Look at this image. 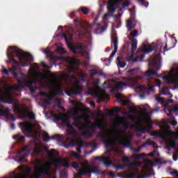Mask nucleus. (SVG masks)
<instances>
[{
	"label": "nucleus",
	"mask_w": 178,
	"mask_h": 178,
	"mask_svg": "<svg viewBox=\"0 0 178 178\" xmlns=\"http://www.w3.org/2000/svg\"><path fill=\"white\" fill-rule=\"evenodd\" d=\"M67 45L69 49H70V51H72V52H73L74 55L77 54V49L79 51H84V49L83 48V44H81V42H78L76 44H70V42H67Z\"/></svg>",
	"instance_id": "nucleus-7"
},
{
	"label": "nucleus",
	"mask_w": 178,
	"mask_h": 178,
	"mask_svg": "<svg viewBox=\"0 0 178 178\" xmlns=\"http://www.w3.org/2000/svg\"><path fill=\"white\" fill-rule=\"evenodd\" d=\"M72 119L74 120V122L72 123L73 126H75V127H77V129H84L86 127V124H83L81 122H80V117L79 115L77 116H73Z\"/></svg>",
	"instance_id": "nucleus-12"
},
{
	"label": "nucleus",
	"mask_w": 178,
	"mask_h": 178,
	"mask_svg": "<svg viewBox=\"0 0 178 178\" xmlns=\"http://www.w3.org/2000/svg\"><path fill=\"white\" fill-rule=\"evenodd\" d=\"M172 112H178V105H175L170 108Z\"/></svg>",
	"instance_id": "nucleus-51"
},
{
	"label": "nucleus",
	"mask_w": 178,
	"mask_h": 178,
	"mask_svg": "<svg viewBox=\"0 0 178 178\" xmlns=\"http://www.w3.org/2000/svg\"><path fill=\"white\" fill-rule=\"evenodd\" d=\"M129 20H136V13H131V18Z\"/></svg>",
	"instance_id": "nucleus-56"
},
{
	"label": "nucleus",
	"mask_w": 178,
	"mask_h": 178,
	"mask_svg": "<svg viewBox=\"0 0 178 178\" xmlns=\"http://www.w3.org/2000/svg\"><path fill=\"white\" fill-rule=\"evenodd\" d=\"M118 37L112 38L111 42V47H114V51L111 53L110 55V57L108 58V60L111 62L112 60V58L116 55V52H118Z\"/></svg>",
	"instance_id": "nucleus-10"
},
{
	"label": "nucleus",
	"mask_w": 178,
	"mask_h": 178,
	"mask_svg": "<svg viewBox=\"0 0 178 178\" xmlns=\"http://www.w3.org/2000/svg\"><path fill=\"white\" fill-rule=\"evenodd\" d=\"M143 156H145V153H142L140 154H134L132 158H134V159H143Z\"/></svg>",
	"instance_id": "nucleus-32"
},
{
	"label": "nucleus",
	"mask_w": 178,
	"mask_h": 178,
	"mask_svg": "<svg viewBox=\"0 0 178 178\" xmlns=\"http://www.w3.org/2000/svg\"><path fill=\"white\" fill-rule=\"evenodd\" d=\"M120 112H122V110L119 107H114L113 111H110V115L111 116H113V113H120Z\"/></svg>",
	"instance_id": "nucleus-29"
},
{
	"label": "nucleus",
	"mask_w": 178,
	"mask_h": 178,
	"mask_svg": "<svg viewBox=\"0 0 178 178\" xmlns=\"http://www.w3.org/2000/svg\"><path fill=\"white\" fill-rule=\"evenodd\" d=\"M44 104H47V105H51L52 104V97H48L47 99H45L44 100Z\"/></svg>",
	"instance_id": "nucleus-37"
},
{
	"label": "nucleus",
	"mask_w": 178,
	"mask_h": 178,
	"mask_svg": "<svg viewBox=\"0 0 178 178\" xmlns=\"http://www.w3.org/2000/svg\"><path fill=\"white\" fill-rule=\"evenodd\" d=\"M8 113H9V108L3 109V106L0 105V115L5 116V115H8Z\"/></svg>",
	"instance_id": "nucleus-21"
},
{
	"label": "nucleus",
	"mask_w": 178,
	"mask_h": 178,
	"mask_svg": "<svg viewBox=\"0 0 178 178\" xmlns=\"http://www.w3.org/2000/svg\"><path fill=\"white\" fill-rule=\"evenodd\" d=\"M1 72L3 74H6V76H9V71H8V69H6V67H3Z\"/></svg>",
	"instance_id": "nucleus-42"
},
{
	"label": "nucleus",
	"mask_w": 178,
	"mask_h": 178,
	"mask_svg": "<svg viewBox=\"0 0 178 178\" xmlns=\"http://www.w3.org/2000/svg\"><path fill=\"white\" fill-rule=\"evenodd\" d=\"M165 129H166V131H165V134L166 136H170V134H172V131H170V126L169 125H165Z\"/></svg>",
	"instance_id": "nucleus-31"
},
{
	"label": "nucleus",
	"mask_w": 178,
	"mask_h": 178,
	"mask_svg": "<svg viewBox=\"0 0 178 178\" xmlns=\"http://www.w3.org/2000/svg\"><path fill=\"white\" fill-rule=\"evenodd\" d=\"M14 112H15V113H23V110L22 109V108H20V106H19V104H15L14 106Z\"/></svg>",
	"instance_id": "nucleus-24"
},
{
	"label": "nucleus",
	"mask_w": 178,
	"mask_h": 178,
	"mask_svg": "<svg viewBox=\"0 0 178 178\" xmlns=\"http://www.w3.org/2000/svg\"><path fill=\"white\" fill-rule=\"evenodd\" d=\"M92 127H98V129H102L97 132L96 137L97 138H100V141H102L103 144H105L106 147L113 145V141L106 138V137H108V134L106 133V131H105V127L103 125L99 123H95L93 124Z\"/></svg>",
	"instance_id": "nucleus-4"
},
{
	"label": "nucleus",
	"mask_w": 178,
	"mask_h": 178,
	"mask_svg": "<svg viewBox=\"0 0 178 178\" xmlns=\"http://www.w3.org/2000/svg\"><path fill=\"white\" fill-rule=\"evenodd\" d=\"M154 49H155V47L150 44L149 46V48H147V47L145 48V52L146 54H149V52H152V51H154Z\"/></svg>",
	"instance_id": "nucleus-30"
},
{
	"label": "nucleus",
	"mask_w": 178,
	"mask_h": 178,
	"mask_svg": "<svg viewBox=\"0 0 178 178\" xmlns=\"http://www.w3.org/2000/svg\"><path fill=\"white\" fill-rule=\"evenodd\" d=\"M51 140V138L49 137V134L46 132L44 134V143H49V141Z\"/></svg>",
	"instance_id": "nucleus-34"
},
{
	"label": "nucleus",
	"mask_w": 178,
	"mask_h": 178,
	"mask_svg": "<svg viewBox=\"0 0 178 178\" xmlns=\"http://www.w3.org/2000/svg\"><path fill=\"white\" fill-rule=\"evenodd\" d=\"M134 165H136V166H140L141 163L137 161L136 163H131L129 165V168H133V166H134Z\"/></svg>",
	"instance_id": "nucleus-46"
},
{
	"label": "nucleus",
	"mask_w": 178,
	"mask_h": 178,
	"mask_svg": "<svg viewBox=\"0 0 178 178\" xmlns=\"http://www.w3.org/2000/svg\"><path fill=\"white\" fill-rule=\"evenodd\" d=\"M145 91H146L147 95L149 94V92H154V91H155V85L145 88Z\"/></svg>",
	"instance_id": "nucleus-25"
},
{
	"label": "nucleus",
	"mask_w": 178,
	"mask_h": 178,
	"mask_svg": "<svg viewBox=\"0 0 178 178\" xmlns=\"http://www.w3.org/2000/svg\"><path fill=\"white\" fill-rule=\"evenodd\" d=\"M137 39L136 38H132L131 39V54H134V52H136V51L137 50Z\"/></svg>",
	"instance_id": "nucleus-19"
},
{
	"label": "nucleus",
	"mask_w": 178,
	"mask_h": 178,
	"mask_svg": "<svg viewBox=\"0 0 178 178\" xmlns=\"http://www.w3.org/2000/svg\"><path fill=\"white\" fill-rule=\"evenodd\" d=\"M63 166H65V168H70V164L69 163V162L65 161L63 164Z\"/></svg>",
	"instance_id": "nucleus-61"
},
{
	"label": "nucleus",
	"mask_w": 178,
	"mask_h": 178,
	"mask_svg": "<svg viewBox=\"0 0 178 178\" xmlns=\"http://www.w3.org/2000/svg\"><path fill=\"white\" fill-rule=\"evenodd\" d=\"M55 152V149H52L51 150L49 151V154L52 156L54 153Z\"/></svg>",
	"instance_id": "nucleus-64"
},
{
	"label": "nucleus",
	"mask_w": 178,
	"mask_h": 178,
	"mask_svg": "<svg viewBox=\"0 0 178 178\" xmlns=\"http://www.w3.org/2000/svg\"><path fill=\"white\" fill-rule=\"evenodd\" d=\"M123 0H109L108 1V12L110 13H115L116 12V8H118V4L119 2H122Z\"/></svg>",
	"instance_id": "nucleus-9"
},
{
	"label": "nucleus",
	"mask_w": 178,
	"mask_h": 178,
	"mask_svg": "<svg viewBox=\"0 0 178 178\" xmlns=\"http://www.w3.org/2000/svg\"><path fill=\"white\" fill-rule=\"evenodd\" d=\"M137 26V21L136 19H128L127 21V27L128 31H131L134 27Z\"/></svg>",
	"instance_id": "nucleus-16"
},
{
	"label": "nucleus",
	"mask_w": 178,
	"mask_h": 178,
	"mask_svg": "<svg viewBox=\"0 0 178 178\" xmlns=\"http://www.w3.org/2000/svg\"><path fill=\"white\" fill-rule=\"evenodd\" d=\"M82 88L79 86H74L72 88L65 90V93L68 95V97H72V95H80Z\"/></svg>",
	"instance_id": "nucleus-6"
},
{
	"label": "nucleus",
	"mask_w": 178,
	"mask_h": 178,
	"mask_svg": "<svg viewBox=\"0 0 178 178\" xmlns=\"http://www.w3.org/2000/svg\"><path fill=\"white\" fill-rule=\"evenodd\" d=\"M31 172V170L28 169L27 170V174L20 175L19 177H17L16 176H11L9 178H29V175H30Z\"/></svg>",
	"instance_id": "nucleus-22"
},
{
	"label": "nucleus",
	"mask_w": 178,
	"mask_h": 178,
	"mask_svg": "<svg viewBox=\"0 0 178 178\" xmlns=\"http://www.w3.org/2000/svg\"><path fill=\"white\" fill-rule=\"evenodd\" d=\"M140 2H141V4L143 6H145V8H148V2H147L145 0H139Z\"/></svg>",
	"instance_id": "nucleus-49"
},
{
	"label": "nucleus",
	"mask_w": 178,
	"mask_h": 178,
	"mask_svg": "<svg viewBox=\"0 0 178 178\" xmlns=\"http://www.w3.org/2000/svg\"><path fill=\"white\" fill-rule=\"evenodd\" d=\"M102 72H98V71H97V70H90V76L91 77H94V76H97V74H98V76H102Z\"/></svg>",
	"instance_id": "nucleus-27"
},
{
	"label": "nucleus",
	"mask_w": 178,
	"mask_h": 178,
	"mask_svg": "<svg viewBox=\"0 0 178 178\" xmlns=\"http://www.w3.org/2000/svg\"><path fill=\"white\" fill-rule=\"evenodd\" d=\"M9 49H13L10 54H7V56L11 58V60H15V58H18L19 60H22L23 59L25 62L27 60H30L31 58V54L30 53H24L23 51L20 49H17L15 47L12 46L9 47Z\"/></svg>",
	"instance_id": "nucleus-3"
},
{
	"label": "nucleus",
	"mask_w": 178,
	"mask_h": 178,
	"mask_svg": "<svg viewBox=\"0 0 178 178\" xmlns=\"http://www.w3.org/2000/svg\"><path fill=\"white\" fill-rule=\"evenodd\" d=\"M67 127L68 129L67 130L65 136L55 134L51 137L52 140H62V138H64L65 141H70V144L72 145L76 144V138H74L76 136V129H74V127H73L70 122H68Z\"/></svg>",
	"instance_id": "nucleus-2"
},
{
	"label": "nucleus",
	"mask_w": 178,
	"mask_h": 178,
	"mask_svg": "<svg viewBox=\"0 0 178 178\" xmlns=\"http://www.w3.org/2000/svg\"><path fill=\"white\" fill-rule=\"evenodd\" d=\"M161 84H162V82L159 79H157L156 81V86H157V87H161Z\"/></svg>",
	"instance_id": "nucleus-57"
},
{
	"label": "nucleus",
	"mask_w": 178,
	"mask_h": 178,
	"mask_svg": "<svg viewBox=\"0 0 178 178\" xmlns=\"http://www.w3.org/2000/svg\"><path fill=\"white\" fill-rule=\"evenodd\" d=\"M72 165L75 170H78V175L79 176H86V175H88L90 172V169L87 167L80 168L77 162H72Z\"/></svg>",
	"instance_id": "nucleus-5"
},
{
	"label": "nucleus",
	"mask_w": 178,
	"mask_h": 178,
	"mask_svg": "<svg viewBox=\"0 0 178 178\" xmlns=\"http://www.w3.org/2000/svg\"><path fill=\"white\" fill-rule=\"evenodd\" d=\"M83 148V143H79L78 147L76 148V151L78 154H81V149Z\"/></svg>",
	"instance_id": "nucleus-43"
},
{
	"label": "nucleus",
	"mask_w": 178,
	"mask_h": 178,
	"mask_svg": "<svg viewBox=\"0 0 178 178\" xmlns=\"http://www.w3.org/2000/svg\"><path fill=\"white\" fill-rule=\"evenodd\" d=\"M115 169H116V170H124V166H123V165H117L116 166H115Z\"/></svg>",
	"instance_id": "nucleus-50"
},
{
	"label": "nucleus",
	"mask_w": 178,
	"mask_h": 178,
	"mask_svg": "<svg viewBox=\"0 0 178 178\" xmlns=\"http://www.w3.org/2000/svg\"><path fill=\"white\" fill-rule=\"evenodd\" d=\"M25 138H26V137L24 136H19L18 141H24Z\"/></svg>",
	"instance_id": "nucleus-62"
},
{
	"label": "nucleus",
	"mask_w": 178,
	"mask_h": 178,
	"mask_svg": "<svg viewBox=\"0 0 178 178\" xmlns=\"http://www.w3.org/2000/svg\"><path fill=\"white\" fill-rule=\"evenodd\" d=\"M177 159H178V156L177 155H176V154H173L172 155L173 161H175L176 162V161H177Z\"/></svg>",
	"instance_id": "nucleus-63"
},
{
	"label": "nucleus",
	"mask_w": 178,
	"mask_h": 178,
	"mask_svg": "<svg viewBox=\"0 0 178 178\" xmlns=\"http://www.w3.org/2000/svg\"><path fill=\"white\" fill-rule=\"evenodd\" d=\"M130 35L132 37H137V35H138V31L137 29H134V31H131Z\"/></svg>",
	"instance_id": "nucleus-39"
},
{
	"label": "nucleus",
	"mask_w": 178,
	"mask_h": 178,
	"mask_svg": "<svg viewBox=\"0 0 178 178\" xmlns=\"http://www.w3.org/2000/svg\"><path fill=\"white\" fill-rule=\"evenodd\" d=\"M77 115H79V110L75 109L73 111V116H77Z\"/></svg>",
	"instance_id": "nucleus-60"
},
{
	"label": "nucleus",
	"mask_w": 178,
	"mask_h": 178,
	"mask_svg": "<svg viewBox=\"0 0 178 178\" xmlns=\"http://www.w3.org/2000/svg\"><path fill=\"white\" fill-rule=\"evenodd\" d=\"M67 42H70L73 41V35H72L70 33H67Z\"/></svg>",
	"instance_id": "nucleus-48"
},
{
	"label": "nucleus",
	"mask_w": 178,
	"mask_h": 178,
	"mask_svg": "<svg viewBox=\"0 0 178 178\" xmlns=\"http://www.w3.org/2000/svg\"><path fill=\"white\" fill-rule=\"evenodd\" d=\"M118 140L120 143V144H121V145H123V147H130V144H131V142L130 140H129L127 139V138H126L125 136L122 135L121 136V138H118Z\"/></svg>",
	"instance_id": "nucleus-13"
},
{
	"label": "nucleus",
	"mask_w": 178,
	"mask_h": 178,
	"mask_svg": "<svg viewBox=\"0 0 178 178\" xmlns=\"http://www.w3.org/2000/svg\"><path fill=\"white\" fill-rule=\"evenodd\" d=\"M127 60H128V62L133 60V54L127 56Z\"/></svg>",
	"instance_id": "nucleus-53"
},
{
	"label": "nucleus",
	"mask_w": 178,
	"mask_h": 178,
	"mask_svg": "<svg viewBox=\"0 0 178 178\" xmlns=\"http://www.w3.org/2000/svg\"><path fill=\"white\" fill-rule=\"evenodd\" d=\"M38 80V78H37V79L27 81L25 83L26 87H27L30 90V91L32 94H34V92H35V90H37V87H35V88L33 87V84H37Z\"/></svg>",
	"instance_id": "nucleus-11"
},
{
	"label": "nucleus",
	"mask_w": 178,
	"mask_h": 178,
	"mask_svg": "<svg viewBox=\"0 0 178 178\" xmlns=\"http://www.w3.org/2000/svg\"><path fill=\"white\" fill-rule=\"evenodd\" d=\"M171 126H177V121L173 120L170 122Z\"/></svg>",
	"instance_id": "nucleus-58"
},
{
	"label": "nucleus",
	"mask_w": 178,
	"mask_h": 178,
	"mask_svg": "<svg viewBox=\"0 0 178 178\" xmlns=\"http://www.w3.org/2000/svg\"><path fill=\"white\" fill-rule=\"evenodd\" d=\"M158 70H161V67H158L156 70H148L145 72L144 78L145 79H149L151 76H157L158 75Z\"/></svg>",
	"instance_id": "nucleus-14"
},
{
	"label": "nucleus",
	"mask_w": 178,
	"mask_h": 178,
	"mask_svg": "<svg viewBox=\"0 0 178 178\" xmlns=\"http://www.w3.org/2000/svg\"><path fill=\"white\" fill-rule=\"evenodd\" d=\"M33 166V178H42V176H49L52 163L51 161H47L44 164L41 165V159L37 158L34 161Z\"/></svg>",
	"instance_id": "nucleus-1"
},
{
	"label": "nucleus",
	"mask_w": 178,
	"mask_h": 178,
	"mask_svg": "<svg viewBox=\"0 0 178 178\" xmlns=\"http://www.w3.org/2000/svg\"><path fill=\"white\" fill-rule=\"evenodd\" d=\"M60 178H67V175H66V172L65 171V170H63L60 172Z\"/></svg>",
	"instance_id": "nucleus-41"
},
{
	"label": "nucleus",
	"mask_w": 178,
	"mask_h": 178,
	"mask_svg": "<svg viewBox=\"0 0 178 178\" xmlns=\"http://www.w3.org/2000/svg\"><path fill=\"white\" fill-rule=\"evenodd\" d=\"M71 156H74V158H76L77 159H80V154H78L76 152L72 151L70 152Z\"/></svg>",
	"instance_id": "nucleus-38"
},
{
	"label": "nucleus",
	"mask_w": 178,
	"mask_h": 178,
	"mask_svg": "<svg viewBox=\"0 0 178 178\" xmlns=\"http://www.w3.org/2000/svg\"><path fill=\"white\" fill-rule=\"evenodd\" d=\"M26 150H27V146H24L18 152L19 154H22V152H24Z\"/></svg>",
	"instance_id": "nucleus-55"
},
{
	"label": "nucleus",
	"mask_w": 178,
	"mask_h": 178,
	"mask_svg": "<svg viewBox=\"0 0 178 178\" xmlns=\"http://www.w3.org/2000/svg\"><path fill=\"white\" fill-rule=\"evenodd\" d=\"M156 99L157 102H159L161 105H163V104L165 102V97H156Z\"/></svg>",
	"instance_id": "nucleus-36"
},
{
	"label": "nucleus",
	"mask_w": 178,
	"mask_h": 178,
	"mask_svg": "<svg viewBox=\"0 0 178 178\" xmlns=\"http://www.w3.org/2000/svg\"><path fill=\"white\" fill-rule=\"evenodd\" d=\"M129 86V83L127 82H118L115 86L113 87V90H122L123 87H127Z\"/></svg>",
	"instance_id": "nucleus-17"
},
{
	"label": "nucleus",
	"mask_w": 178,
	"mask_h": 178,
	"mask_svg": "<svg viewBox=\"0 0 178 178\" xmlns=\"http://www.w3.org/2000/svg\"><path fill=\"white\" fill-rule=\"evenodd\" d=\"M79 10H81V12H82V13H83V15H87L88 13H90V9H88L87 7H81L78 11L79 12Z\"/></svg>",
	"instance_id": "nucleus-28"
},
{
	"label": "nucleus",
	"mask_w": 178,
	"mask_h": 178,
	"mask_svg": "<svg viewBox=\"0 0 178 178\" xmlns=\"http://www.w3.org/2000/svg\"><path fill=\"white\" fill-rule=\"evenodd\" d=\"M140 71V68H134L132 70H130L128 73H130L131 75L137 74L138 72Z\"/></svg>",
	"instance_id": "nucleus-33"
},
{
	"label": "nucleus",
	"mask_w": 178,
	"mask_h": 178,
	"mask_svg": "<svg viewBox=\"0 0 178 178\" xmlns=\"http://www.w3.org/2000/svg\"><path fill=\"white\" fill-rule=\"evenodd\" d=\"M171 175H172V176H175V177L178 178V171H173Z\"/></svg>",
	"instance_id": "nucleus-59"
},
{
	"label": "nucleus",
	"mask_w": 178,
	"mask_h": 178,
	"mask_svg": "<svg viewBox=\"0 0 178 178\" xmlns=\"http://www.w3.org/2000/svg\"><path fill=\"white\" fill-rule=\"evenodd\" d=\"M130 123H129V122H125L122 124V126L124 127V129H129V126Z\"/></svg>",
	"instance_id": "nucleus-54"
},
{
	"label": "nucleus",
	"mask_w": 178,
	"mask_h": 178,
	"mask_svg": "<svg viewBox=\"0 0 178 178\" xmlns=\"http://www.w3.org/2000/svg\"><path fill=\"white\" fill-rule=\"evenodd\" d=\"M42 152V150L38 147L35 148L33 149V154L34 155H35V156H38V155H40V154H41Z\"/></svg>",
	"instance_id": "nucleus-35"
},
{
	"label": "nucleus",
	"mask_w": 178,
	"mask_h": 178,
	"mask_svg": "<svg viewBox=\"0 0 178 178\" xmlns=\"http://www.w3.org/2000/svg\"><path fill=\"white\" fill-rule=\"evenodd\" d=\"M25 116H26V118H29L31 120H34L35 119V113H34L33 112H31L30 109L26 106Z\"/></svg>",
	"instance_id": "nucleus-18"
},
{
	"label": "nucleus",
	"mask_w": 178,
	"mask_h": 178,
	"mask_svg": "<svg viewBox=\"0 0 178 178\" xmlns=\"http://www.w3.org/2000/svg\"><path fill=\"white\" fill-rule=\"evenodd\" d=\"M117 60H118L117 64L119 67L123 68L124 67V66H126V62L120 61V57H118Z\"/></svg>",
	"instance_id": "nucleus-26"
},
{
	"label": "nucleus",
	"mask_w": 178,
	"mask_h": 178,
	"mask_svg": "<svg viewBox=\"0 0 178 178\" xmlns=\"http://www.w3.org/2000/svg\"><path fill=\"white\" fill-rule=\"evenodd\" d=\"M122 94L118 93L115 96V98L122 104V105H124L125 106H130V100H125L123 99Z\"/></svg>",
	"instance_id": "nucleus-15"
},
{
	"label": "nucleus",
	"mask_w": 178,
	"mask_h": 178,
	"mask_svg": "<svg viewBox=\"0 0 178 178\" xmlns=\"http://www.w3.org/2000/svg\"><path fill=\"white\" fill-rule=\"evenodd\" d=\"M170 84H178V73L174 75V79L168 81Z\"/></svg>",
	"instance_id": "nucleus-23"
},
{
	"label": "nucleus",
	"mask_w": 178,
	"mask_h": 178,
	"mask_svg": "<svg viewBox=\"0 0 178 178\" xmlns=\"http://www.w3.org/2000/svg\"><path fill=\"white\" fill-rule=\"evenodd\" d=\"M97 29L98 30H102V31H105L106 28L104 26H102L101 24H97Z\"/></svg>",
	"instance_id": "nucleus-44"
},
{
	"label": "nucleus",
	"mask_w": 178,
	"mask_h": 178,
	"mask_svg": "<svg viewBox=\"0 0 178 178\" xmlns=\"http://www.w3.org/2000/svg\"><path fill=\"white\" fill-rule=\"evenodd\" d=\"M124 178H136V173L131 172L129 175L124 177Z\"/></svg>",
	"instance_id": "nucleus-45"
},
{
	"label": "nucleus",
	"mask_w": 178,
	"mask_h": 178,
	"mask_svg": "<svg viewBox=\"0 0 178 178\" xmlns=\"http://www.w3.org/2000/svg\"><path fill=\"white\" fill-rule=\"evenodd\" d=\"M58 37H63L66 44H67V35L65 32H60L54 36V38H58Z\"/></svg>",
	"instance_id": "nucleus-20"
},
{
	"label": "nucleus",
	"mask_w": 178,
	"mask_h": 178,
	"mask_svg": "<svg viewBox=\"0 0 178 178\" xmlns=\"http://www.w3.org/2000/svg\"><path fill=\"white\" fill-rule=\"evenodd\" d=\"M40 65H41V66H42V67H44L45 69H49L50 68L48 65H47V64H45V63L44 61H42L40 63Z\"/></svg>",
	"instance_id": "nucleus-52"
},
{
	"label": "nucleus",
	"mask_w": 178,
	"mask_h": 178,
	"mask_svg": "<svg viewBox=\"0 0 178 178\" xmlns=\"http://www.w3.org/2000/svg\"><path fill=\"white\" fill-rule=\"evenodd\" d=\"M19 127L22 133H24V131L26 133H31L33 130V123L29 122H21Z\"/></svg>",
	"instance_id": "nucleus-8"
},
{
	"label": "nucleus",
	"mask_w": 178,
	"mask_h": 178,
	"mask_svg": "<svg viewBox=\"0 0 178 178\" xmlns=\"http://www.w3.org/2000/svg\"><path fill=\"white\" fill-rule=\"evenodd\" d=\"M122 162H127V163H129L130 162V158L129 156H125L122 158Z\"/></svg>",
	"instance_id": "nucleus-47"
},
{
	"label": "nucleus",
	"mask_w": 178,
	"mask_h": 178,
	"mask_svg": "<svg viewBox=\"0 0 178 178\" xmlns=\"http://www.w3.org/2000/svg\"><path fill=\"white\" fill-rule=\"evenodd\" d=\"M56 54H65V49L63 47H58L56 49Z\"/></svg>",
	"instance_id": "nucleus-40"
}]
</instances>
